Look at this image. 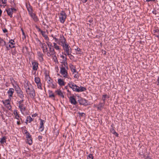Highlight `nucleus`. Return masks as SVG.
I'll list each match as a JSON object with an SVG mask.
<instances>
[{
    "mask_svg": "<svg viewBox=\"0 0 159 159\" xmlns=\"http://www.w3.org/2000/svg\"><path fill=\"white\" fill-rule=\"evenodd\" d=\"M53 82H52V83L51 84H49L51 86V87L52 88H55L56 87L57 84H53L52 83Z\"/></svg>",
    "mask_w": 159,
    "mask_h": 159,
    "instance_id": "nucleus-43",
    "label": "nucleus"
},
{
    "mask_svg": "<svg viewBox=\"0 0 159 159\" xmlns=\"http://www.w3.org/2000/svg\"><path fill=\"white\" fill-rule=\"evenodd\" d=\"M111 126L112 127V128L111 129V131L112 133L115 135L116 136L118 137V134L116 132L115 130L114 129V128L113 127L112 125H111Z\"/></svg>",
    "mask_w": 159,
    "mask_h": 159,
    "instance_id": "nucleus-28",
    "label": "nucleus"
},
{
    "mask_svg": "<svg viewBox=\"0 0 159 159\" xmlns=\"http://www.w3.org/2000/svg\"><path fill=\"white\" fill-rule=\"evenodd\" d=\"M11 3L12 5V7H15L16 5L13 1H11Z\"/></svg>",
    "mask_w": 159,
    "mask_h": 159,
    "instance_id": "nucleus-52",
    "label": "nucleus"
},
{
    "mask_svg": "<svg viewBox=\"0 0 159 159\" xmlns=\"http://www.w3.org/2000/svg\"><path fill=\"white\" fill-rule=\"evenodd\" d=\"M59 134V131L58 130H55L54 131V135L55 137H57Z\"/></svg>",
    "mask_w": 159,
    "mask_h": 159,
    "instance_id": "nucleus-40",
    "label": "nucleus"
},
{
    "mask_svg": "<svg viewBox=\"0 0 159 159\" xmlns=\"http://www.w3.org/2000/svg\"><path fill=\"white\" fill-rule=\"evenodd\" d=\"M27 50H28V48L26 46H25V47L23 48V49L22 50L23 52H24V51L25 52V50H26V52H27Z\"/></svg>",
    "mask_w": 159,
    "mask_h": 159,
    "instance_id": "nucleus-51",
    "label": "nucleus"
},
{
    "mask_svg": "<svg viewBox=\"0 0 159 159\" xmlns=\"http://www.w3.org/2000/svg\"><path fill=\"white\" fill-rule=\"evenodd\" d=\"M151 159V157L149 156H147L146 158V159Z\"/></svg>",
    "mask_w": 159,
    "mask_h": 159,
    "instance_id": "nucleus-63",
    "label": "nucleus"
},
{
    "mask_svg": "<svg viewBox=\"0 0 159 159\" xmlns=\"http://www.w3.org/2000/svg\"><path fill=\"white\" fill-rule=\"evenodd\" d=\"M42 138H43L42 136H38V139L40 141H42Z\"/></svg>",
    "mask_w": 159,
    "mask_h": 159,
    "instance_id": "nucleus-55",
    "label": "nucleus"
},
{
    "mask_svg": "<svg viewBox=\"0 0 159 159\" xmlns=\"http://www.w3.org/2000/svg\"><path fill=\"white\" fill-rule=\"evenodd\" d=\"M46 44L48 46V48H51L52 47V43L49 42V41H48L47 42H46Z\"/></svg>",
    "mask_w": 159,
    "mask_h": 159,
    "instance_id": "nucleus-46",
    "label": "nucleus"
},
{
    "mask_svg": "<svg viewBox=\"0 0 159 159\" xmlns=\"http://www.w3.org/2000/svg\"><path fill=\"white\" fill-rule=\"evenodd\" d=\"M3 31L4 33H5L7 32V30L6 29H4L3 30Z\"/></svg>",
    "mask_w": 159,
    "mask_h": 159,
    "instance_id": "nucleus-60",
    "label": "nucleus"
},
{
    "mask_svg": "<svg viewBox=\"0 0 159 159\" xmlns=\"http://www.w3.org/2000/svg\"><path fill=\"white\" fill-rule=\"evenodd\" d=\"M70 100V102L73 104H75L76 103V102L75 99L73 96H71L69 98Z\"/></svg>",
    "mask_w": 159,
    "mask_h": 159,
    "instance_id": "nucleus-26",
    "label": "nucleus"
},
{
    "mask_svg": "<svg viewBox=\"0 0 159 159\" xmlns=\"http://www.w3.org/2000/svg\"><path fill=\"white\" fill-rule=\"evenodd\" d=\"M74 74V77L75 78L78 79L79 78V75L77 71L76 72H75Z\"/></svg>",
    "mask_w": 159,
    "mask_h": 159,
    "instance_id": "nucleus-47",
    "label": "nucleus"
},
{
    "mask_svg": "<svg viewBox=\"0 0 159 159\" xmlns=\"http://www.w3.org/2000/svg\"><path fill=\"white\" fill-rule=\"evenodd\" d=\"M55 93L59 96H60L63 98H64V96L63 94V93L60 90H57L55 91Z\"/></svg>",
    "mask_w": 159,
    "mask_h": 159,
    "instance_id": "nucleus-23",
    "label": "nucleus"
},
{
    "mask_svg": "<svg viewBox=\"0 0 159 159\" xmlns=\"http://www.w3.org/2000/svg\"><path fill=\"white\" fill-rule=\"evenodd\" d=\"M58 83L60 86H63L65 85V83L64 81L61 79L58 80Z\"/></svg>",
    "mask_w": 159,
    "mask_h": 159,
    "instance_id": "nucleus-24",
    "label": "nucleus"
},
{
    "mask_svg": "<svg viewBox=\"0 0 159 159\" xmlns=\"http://www.w3.org/2000/svg\"><path fill=\"white\" fill-rule=\"evenodd\" d=\"M14 87L15 89V90L16 93H18V92H20V91H22L20 87L18 85L14 86Z\"/></svg>",
    "mask_w": 159,
    "mask_h": 159,
    "instance_id": "nucleus-29",
    "label": "nucleus"
},
{
    "mask_svg": "<svg viewBox=\"0 0 159 159\" xmlns=\"http://www.w3.org/2000/svg\"><path fill=\"white\" fill-rule=\"evenodd\" d=\"M60 73L64 78H68V73L65 67L62 66L61 68Z\"/></svg>",
    "mask_w": 159,
    "mask_h": 159,
    "instance_id": "nucleus-9",
    "label": "nucleus"
},
{
    "mask_svg": "<svg viewBox=\"0 0 159 159\" xmlns=\"http://www.w3.org/2000/svg\"><path fill=\"white\" fill-rule=\"evenodd\" d=\"M88 0H81V1L83 3L86 2Z\"/></svg>",
    "mask_w": 159,
    "mask_h": 159,
    "instance_id": "nucleus-64",
    "label": "nucleus"
},
{
    "mask_svg": "<svg viewBox=\"0 0 159 159\" xmlns=\"http://www.w3.org/2000/svg\"><path fill=\"white\" fill-rule=\"evenodd\" d=\"M24 100H20L18 102V107L20 109V111L21 112L23 113L26 110V107L25 106V105L23 104Z\"/></svg>",
    "mask_w": 159,
    "mask_h": 159,
    "instance_id": "nucleus-3",
    "label": "nucleus"
},
{
    "mask_svg": "<svg viewBox=\"0 0 159 159\" xmlns=\"http://www.w3.org/2000/svg\"><path fill=\"white\" fill-rule=\"evenodd\" d=\"M32 118L30 116H27L26 121L29 122H30L32 121Z\"/></svg>",
    "mask_w": 159,
    "mask_h": 159,
    "instance_id": "nucleus-45",
    "label": "nucleus"
},
{
    "mask_svg": "<svg viewBox=\"0 0 159 159\" xmlns=\"http://www.w3.org/2000/svg\"><path fill=\"white\" fill-rule=\"evenodd\" d=\"M68 85L69 87L72 89L74 91L79 92L80 91H81L80 90H79L78 89H77L78 86H77L72 82H69V83L68 84Z\"/></svg>",
    "mask_w": 159,
    "mask_h": 159,
    "instance_id": "nucleus-4",
    "label": "nucleus"
},
{
    "mask_svg": "<svg viewBox=\"0 0 159 159\" xmlns=\"http://www.w3.org/2000/svg\"><path fill=\"white\" fill-rule=\"evenodd\" d=\"M37 54L39 61L40 62L43 61V54L41 52L39 51L37 52Z\"/></svg>",
    "mask_w": 159,
    "mask_h": 159,
    "instance_id": "nucleus-15",
    "label": "nucleus"
},
{
    "mask_svg": "<svg viewBox=\"0 0 159 159\" xmlns=\"http://www.w3.org/2000/svg\"><path fill=\"white\" fill-rule=\"evenodd\" d=\"M49 97H53V98H54L55 97V96L54 95V94H52L51 95H49Z\"/></svg>",
    "mask_w": 159,
    "mask_h": 159,
    "instance_id": "nucleus-61",
    "label": "nucleus"
},
{
    "mask_svg": "<svg viewBox=\"0 0 159 159\" xmlns=\"http://www.w3.org/2000/svg\"><path fill=\"white\" fill-rule=\"evenodd\" d=\"M13 113L15 115V118L17 120H20V115L18 112V111L17 110H14Z\"/></svg>",
    "mask_w": 159,
    "mask_h": 159,
    "instance_id": "nucleus-19",
    "label": "nucleus"
},
{
    "mask_svg": "<svg viewBox=\"0 0 159 159\" xmlns=\"http://www.w3.org/2000/svg\"><path fill=\"white\" fill-rule=\"evenodd\" d=\"M66 43V39L64 36L63 35H60V38L59 39V41L57 42V43L62 46Z\"/></svg>",
    "mask_w": 159,
    "mask_h": 159,
    "instance_id": "nucleus-6",
    "label": "nucleus"
},
{
    "mask_svg": "<svg viewBox=\"0 0 159 159\" xmlns=\"http://www.w3.org/2000/svg\"><path fill=\"white\" fill-rule=\"evenodd\" d=\"M93 157L91 154H89L87 157L88 159H93Z\"/></svg>",
    "mask_w": 159,
    "mask_h": 159,
    "instance_id": "nucleus-49",
    "label": "nucleus"
},
{
    "mask_svg": "<svg viewBox=\"0 0 159 159\" xmlns=\"http://www.w3.org/2000/svg\"><path fill=\"white\" fill-rule=\"evenodd\" d=\"M53 39L55 40V41L57 43V42L59 41V39H58L55 37H53Z\"/></svg>",
    "mask_w": 159,
    "mask_h": 159,
    "instance_id": "nucleus-57",
    "label": "nucleus"
},
{
    "mask_svg": "<svg viewBox=\"0 0 159 159\" xmlns=\"http://www.w3.org/2000/svg\"><path fill=\"white\" fill-rule=\"evenodd\" d=\"M60 57H61L63 59V60H62V61H66L67 60V58H66V56H64L63 55H61L60 56Z\"/></svg>",
    "mask_w": 159,
    "mask_h": 159,
    "instance_id": "nucleus-48",
    "label": "nucleus"
},
{
    "mask_svg": "<svg viewBox=\"0 0 159 159\" xmlns=\"http://www.w3.org/2000/svg\"><path fill=\"white\" fill-rule=\"evenodd\" d=\"M21 30L22 31V34L24 36V38H25V33L24 32V30L22 28H21Z\"/></svg>",
    "mask_w": 159,
    "mask_h": 159,
    "instance_id": "nucleus-53",
    "label": "nucleus"
},
{
    "mask_svg": "<svg viewBox=\"0 0 159 159\" xmlns=\"http://www.w3.org/2000/svg\"><path fill=\"white\" fill-rule=\"evenodd\" d=\"M6 137H3L1 139L0 143H1L2 144L6 142Z\"/></svg>",
    "mask_w": 159,
    "mask_h": 159,
    "instance_id": "nucleus-41",
    "label": "nucleus"
},
{
    "mask_svg": "<svg viewBox=\"0 0 159 159\" xmlns=\"http://www.w3.org/2000/svg\"><path fill=\"white\" fill-rule=\"evenodd\" d=\"M14 92V90L13 88H10L7 93L9 97L10 98L12 97L13 93Z\"/></svg>",
    "mask_w": 159,
    "mask_h": 159,
    "instance_id": "nucleus-17",
    "label": "nucleus"
},
{
    "mask_svg": "<svg viewBox=\"0 0 159 159\" xmlns=\"http://www.w3.org/2000/svg\"><path fill=\"white\" fill-rule=\"evenodd\" d=\"M16 53V51H12V54L13 55H15Z\"/></svg>",
    "mask_w": 159,
    "mask_h": 159,
    "instance_id": "nucleus-58",
    "label": "nucleus"
},
{
    "mask_svg": "<svg viewBox=\"0 0 159 159\" xmlns=\"http://www.w3.org/2000/svg\"><path fill=\"white\" fill-rule=\"evenodd\" d=\"M52 56H53V59L54 62H56V63H58V61L57 58L56 57V55H55V54L54 55H52Z\"/></svg>",
    "mask_w": 159,
    "mask_h": 159,
    "instance_id": "nucleus-42",
    "label": "nucleus"
},
{
    "mask_svg": "<svg viewBox=\"0 0 159 159\" xmlns=\"http://www.w3.org/2000/svg\"><path fill=\"white\" fill-rule=\"evenodd\" d=\"M40 127L39 129L40 131H42L44 129V120L42 119H40Z\"/></svg>",
    "mask_w": 159,
    "mask_h": 159,
    "instance_id": "nucleus-20",
    "label": "nucleus"
},
{
    "mask_svg": "<svg viewBox=\"0 0 159 159\" xmlns=\"http://www.w3.org/2000/svg\"><path fill=\"white\" fill-rule=\"evenodd\" d=\"M61 63H63V65L64 66L63 67H65V68H66L67 69L68 68L67 67V60L66 61H64L61 62Z\"/></svg>",
    "mask_w": 159,
    "mask_h": 159,
    "instance_id": "nucleus-37",
    "label": "nucleus"
},
{
    "mask_svg": "<svg viewBox=\"0 0 159 159\" xmlns=\"http://www.w3.org/2000/svg\"><path fill=\"white\" fill-rule=\"evenodd\" d=\"M62 47L63 50L66 52L65 54H66L70 52H72L71 48L67 43L65 44L64 45L62 46Z\"/></svg>",
    "mask_w": 159,
    "mask_h": 159,
    "instance_id": "nucleus-5",
    "label": "nucleus"
},
{
    "mask_svg": "<svg viewBox=\"0 0 159 159\" xmlns=\"http://www.w3.org/2000/svg\"><path fill=\"white\" fill-rule=\"evenodd\" d=\"M24 86L27 94L31 98H34L35 96V91L32 85L27 82L24 83Z\"/></svg>",
    "mask_w": 159,
    "mask_h": 159,
    "instance_id": "nucleus-1",
    "label": "nucleus"
},
{
    "mask_svg": "<svg viewBox=\"0 0 159 159\" xmlns=\"http://www.w3.org/2000/svg\"><path fill=\"white\" fill-rule=\"evenodd\" d=\"M27 139V142L28 143V144L30 145H31L33 143L32 139L31 137Z\"/></svg>",
    "mask_w": 159,
    "mask_h": 159,
    "instance_id": "nucleus-35",
    "label": "nucleus"
},
{
    "mask_svg": "<svg viewBox=\"0 0 159 159\" xmlns=\"http://www.w3.org/2000/svg\"><path fill=\"white\" fill-rule=\"evenodd\" d=\"M27 8L30 14L32 12V9L30 6H27Z\"/></svg>",
    "mask_w": 159,
    "mask_h": 159,
    "instance_id": "nucleus-38",
    "label": "nucleus"
},
{
    "mask_svg": "<svg viewBox=\"0 0 159 159\" xmlns=\"http://www.w3.org/2000/svg\"><path fill=\"white\" fill-rule=\"evenodd\" d=\"M25 133L26 134V138H30L31 137V135L28 133L27 130H25Z\"/></svg>",
    "mask_w": 159,
    "mask_h": 159,
    "instance_id": "nucleus-39",
    "label": "nucleus"
},
{
    "mask_svg": "<svg viewBox=\"0 0 159 159\" xmlns=\"http://www.w3.org/2000/svg\"><path fill=\"white\" fill-rule=\"evenodd\" d=\"M77 89H78V90H81L79 92H83L86 90V88H85L81 86H80V87H79L78 86V87Z\"/></svg>",
    "mask_w": 159,
    "mask_h": 159,
    "instance_id": "nucleus-33",
    "label": "nucleus"
},
{
    "mask_svg": "<svg viewBox=\"0 0 159 159\" xmlns=\"http://www.w3.org/2000/svg\"><path fill=\"white\" fill-rule=\"evenodd\" d=\"M49 51H47V55L48 57L54 55L55 53L54 49L52 47L49 48Z\"/></svg>",
    "mask_w": 159,
    "mask_h": 159,
    "instance_id": "nucleus-12",
    "label": "nucleus"
},
{
    "mask_svg": "<svg viewBox=\"0 0 159 159\" xmlns=\"http://www.w3.org/2000/svg\"><path fill=\"white\" fill-rule=\"evenodd\" d=\"M6 10L8 15L11 18L12 17L13 13L15 12L16 11V10L14 8H8Z\"/></svg>",
    "mask_w": 159,
    "mask_h": 159,
    "instance_id": "nucleus-8",
    "label": "nucleus"
},
{
    "mask_svg": "<svg viewBox=\"0 0 159 159\" xmlns=\"http://www.w3.org/2000/svg\"><path fill=\"white\" fill-rule=\"evenodd\" d=\"M39 30L41 32L42 35L44 38L47 41H49V38L47 35L46 34L45 32L42 31L40 29H39Z\"/></svg>",
    "mask_w": 159,
    "mask_h": 159,
    "instance_id": "nucleus-16",
    "label": "nucleus"
},
{
    "mask_svg": "<svg viewBox=\"0 0 159 159\" xmlns=\"http://www.w3.org/2000/svg\"><path fill=\"white\" fill-rule=\"evenodd\" d=\"M72 52H70L68 53H67L66 54H65V55L66 56V55H67L71 59V60H72V59H73L74 58V57L71 54V53Z\"/></svg>",
    "mask_w": 159,
    "mask_h": 159,
    "instance_id": "nucleus-34",
    "label": "nucleus"
},
{
    "mask_svg": "<svg viewBox=\"0 0 159 159\" xmlns=\"http://www.w3.org/2000/svg\"><path fill=\"white\" fill-rule=\"evenodd\" d=\"M78 113L79 114V116H81L82 117H84L85 116V114L84 113L79 112Z\"/></svg>",
    "mask_w": 159,
    "mask_h": 159,
    "instance_id": "nucleus-50",
    "label": "nucleus"
},
{
    "mask_svg": "<svg viewBox=\"0 0 159 159\" xmlns=\"http://www.w3.org/2000/svg\"><path fill=\"white\" fill-rule=\"evenodd\" d=\"M45 78L46 80L47 81V82L48 84L52 83V82H53V80L50 77L49 75L46 74L45 75Z\"/></svg>",
    "mask_w": 159,
    "mask_h": 159,
    "instance_id": "nucleus-18",
    "label": "nucleus"
},
{
    "mask_svg": "<svg viewBox=\"0 0 159 159\" xmlns=\"http://www.w3.org/2000/svg\"><path fill=\"white\" fill-rule=\"evenodd\" d=\"M18 121H17V124L18 125H19L21 124L20 120H18Z\"/></svg>",
    "mask_w": 159,
    "mask_h": 159,
    "instance_id": "nucleus-59",
    "label": "nucleus"
},
{
    "mask_svg": "<svg viewBox=\"0 0 159 159\" xmlns=\"http://www.w3.org/2000/svg\"><path fill=\"white\" fill-rule=\"evenodd\" d=\"M33 69L34 70H37L38 68V63L36 61L32 62Z\"/></svg>",
    "mask_w": 159,
    "mask_h": 159,
    "instance_id": "nucleus-14",
    "label": "nucleus"
},
{
    "mask_svg": "<svg viewBox=\"0 0 159 159\" xmlns=\"http://www.w3.org/2000/svg\"><path fill=\"white\" fill-rule=\"evenodd\" d=\"M16 93L17 96L21 99V100H24V94L22 91H20Z\"/></svg>",
    "mask_w": 159,
    "mask_h": 159,
    "instance_id": "nucleus-21",
    "label": "nucleus"
},
{
    "mask_svg": "<svg viewBox=\"0 0 159 159\" xmlns=\"http://www.w3.org/2000/svg\"><path fill=\"white\" fill-rule=\"evenodd\" d=\"M0 45L2 46L6 45L5 41H4L1 38H0Z\"/></svg>",
    "mask_w": 159,
    "mask_h": 159,
    "instance_id": "nucleus-31",
    "label": "nucleus"
},
{
    "mask_svg": "<svg viewBox=\"0 0 159 159\" xmlns=\"http://www.w3.org/2000/svg\"><path fill=\"white\" fill-rule=\"evenodd\" d=\"M34 81L36 84L38 88L40 89H42V84L40 82V78L38 77H36L34 78Z\"/></svg>",
    "mask_w": 159,
    "mask_h": 159,
    "instance_id": "nucleus-10",
    "label": "nucleus"
},
{
    "mask_svg": "<svg viewBox=\"0 0 159 159\" xmlns=\"http://www.w3.org/2000/svg\"><path fill=\"white\" fill-rule=\"evenodd\" d=\"M70 67L71 71L73 73V74H74L75 72H76V71H77L75 67L72 64H70Z\"/></svg>",
    "mask_w": 159,
    "mask_h": 159,
    "instance_id": "nucleus-22",
    "label": "nucleus"
},
{
    "mask_svg": "<svg viewBox=\"0 0 159 159\" xmlns=\"http://www.w3.org/2000/svg\"><path fill=\"white\" fill-rule=\"evenodd\" d=\"M153 32L155 33L154 35L157 37H159V30L156 29L153 30Z\"/></svg>",
    "mask_w": 159,
    "mask_h": 159,
    "instance_id": "nucleus-30",
    "label": "nucleus"
},
{
    "mask_svg": "<svg viewBox=\"0 0 159 159\" xmlns=\"http://www.w3.org/2000/svg\"><path fill=\"white\" fill-rule=\"evenodd\" d=\"M1 1L3 4H5L7 3V0H0Z\"/></svg>",
    "mask_w": 159,
    "mask_h": 159,
    "instance_id": "nucleus-54",
    "label": "nucleus"
},
{
    "mask_svg": "<svg viewBox=\"0 0 159 159\" xmlns=\"http://www.w3.org/2000/svg\"><path fill=\"white\" fill-rule=\"evenodd\" d=\"M157 82V84L159 85V76L158 78Z\"/></svg>",
    "mask_w": 159,
    "mask_h": 159,
    "instance_id": "nucleus-62",
    "label": "nucleus"
},
{
    "mask_svg": "<svg viewBox=\"0 0 159 159\" xmlns=\"http://www.w3.org/2000/svg\"><path fill=\"white\" fill-rule=\"evenodd\" d=\"M53 44L54 48H55L57 50H60L61 48H60L59 46L56 43H54Z\"/></svg>",
    "mask_w": 159,
    "mask_h": 159,
    "instance_id": "nucleus-32",
    "label": "nucleus"
},
{
    "mask_svg": "<svg viewBox=\"0 0 159 159\" xmlns=\"http://www.w3.org/2000/svg\"><path fill=\"white\" fill-rule=\"evenodd\" d=\"M39 46L42 49L43 53H47L48 51V48L47 44L45 43H42L40 41L39 43Z\"/></svg>",
    "mask_w": 159,
    "mask_h": 159,
    "instance_id": "nucleus-7",
    "label": "nucleus"
},
{
    "mask_svg": "<svg viewBox=\"0 0 159 159\" xmlns=\"http://www.w3.org/2000/svg\"><path fill=\"white\" fill-rule=\"evenodd\" d=\"M15 43V42L12 39L10 40L9 42V46H8L7 45L6 46L7 49L8 50H9V48H14L15 47L14 45Z\"/></svg>",
    "mask_w": 159,
    "mask_h": 159,
    "instance_id": "nucleus-11",
    "label": "nucleus"
},
{
    "mask_svg": "<svg viewBox=\"0 0 159 159\" xmlns=\"http://www.w3.org/2000/svg\"><path fill=\"white\" fill-rule=\"evenodd\" d=\"M75 50L76 51L77 54H81V50L80 48H78L77 49H75Z\"/></svg>",
    "mask_w": 159,
    "mask_h": 159,
    "instance_id": "nucleus-36",
    "label": "nucleus"
},
{
    "mask_svg": "<svg viewBox=\"0 0 159 159\" xmlns=\"http://www.w3.org/2000/svg\"><path fill=\"white\" fill-rule=\"evenodd\" d=\"M59 18L60 22L61 23H64L66 18L67 15L65 12L64 11H61L59 14Z\"/></svg>",
    "mask_w": 159,
    "mask_h": 159,
    "instance_id": "nucleus-2",
    "label": "nucleus"
},
{
    "mask_svg": "<svg viewBox=\"0 0 159 159\" xmlns=\"http://www.w3.org/2000/svg\"><path fill=\"white\" fill-rule=\"evenodd\" d=\"M3 103L8 109L10 110L11 109V107L10 105V100L9 99L6 100L5 101L3 102Z\"/></svg>",
    "mask_w": 159,
    "mask_h": 159,
    "instance_id": "nucleus-13",
    "label": "nucleus"
},
{
    "mask_svg": "<svg viewBox=\"0 0 159 159\" xmlns=\"http://www.w3.org/2000/svg\"><path fill=\"white\" fill-rule=\"evenodd\" d=\"M10 80H11V83H12V85H13V82H15V81L14 80V79L13 78H11L10 79Z\"/></svg>",
    "mask_w": 159,
    "mask_h": 159,
    "instance_id": "nucleus-56",
    "label": "nucleus"
},
{
    "mask_svg": "<svg viewBox=\"0 0 159 159\" xmlns=\"http://www.w3.org/2000/svg\"><path fill=\"white\" fill-rule=\"evenodd\" d=\"M104 103H100L97 106V108L98 109L100 110H101L102 108L104 107Z\"/></svg>",
    "mask_w": 159,
    "mask_h": 159,
    "instance_id": "nucleus-27",
    "label": "nucleus"
},
{
    "mask_svg": "<svg viewBox=\"0 0 159 159\" xmlns=\"http://www.w3.org/2000/svg\"><path fill=\"white\" fill-rule=\"evenodd\" d=\"M107 97V94L103 95L102 96V99L103 101V103H105L106 98Z\"/></svg>",
    "mask_w": 159,
    "mask_h": 159,
    "instance_id": "nucleus-44",
    "label": "nucleus"
},
{
    "mask_svg": "<svg viewBox=\"0 0 159 159\" xmlns=\"http://www.w3.org/2000/svg\"><path fill=\"white\" fill-rule=\"evenodd\" d=\"M30 14L31 16L33 18L35 22H37L38 21V18L34 13L32 12Z\"/></svg>",
    "mask_w": 159,
    "mask_h": 159,
    "instance_id": "nucleus-25",
    "label": "nucleus"
}]
</instances>
